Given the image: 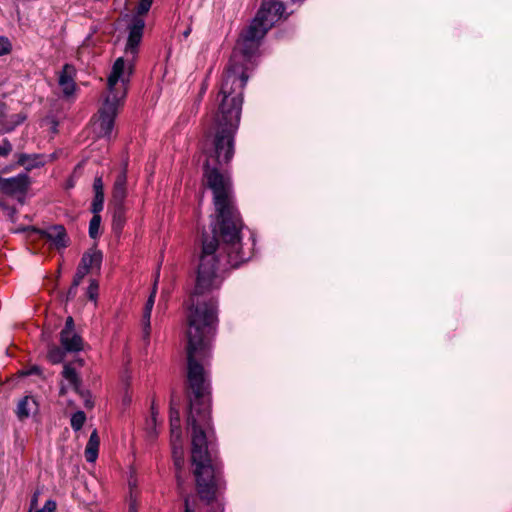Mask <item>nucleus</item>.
Masks as SVG:
<instances>
[{
    "label": "nucleus",
    "instance_id": "nucleus-1",
    "mask_svg": "<svg viewBox=\"0 0 512 512\" xmlns=\"http://www.w3.org/2000/svg\"><path fill=\"white\" fill-rule=\"evenodd\" d=\"M285 15V5L275 0L263 1L250 25L241 33L223 73L217 95L218 109L214 126L206 136L204 178L213 191L217 214H239L234 204L230 178L221 171L234 155V135L238 129L243 104V90L261 40Z\"/></svg>",
    "mask_w": 512,
    "mask_h": 512
},
{
    "label": "nucleus",
    "instance_id": "nucleus-2",
    "mask_svg": "<svg viewBox=\"0 0 512 512\" xmlns=\"http://www.w3.org/2000/svg\"><path fill=\"white\" fill-rule=\"evenodd\" d=\"M132 73L123 57L116 59L108 76V95L99 110V118L94 123L98 137L110 139L114 128V121L119 107L126 97L129 75Z\"/></svg>",
    "mask_w": 512,
    "mask_h": 512
},
{
    "label": "nucleus",
    "instance_id": "nucleus-3",
    "mask_svg": "<svg viewBox=\"0 0 512 512\" xmlns=\"http://www.w3.org/2000/svg\"><path fill=\"white\" fill-rule=\"evenodd\" d=\"M152 2L153 0H140L137 6V15L132 17L128 25V38L123 58L130 70L133 69L134 62L137 58L138 47L142 41L145 28V21L141 16L149 11Z\"/></svg>",
    "mask_w": 512,
    "mask_h": 512
},
{
    "label": "nucleus",
    "instance_id": "nucleus-4",
    "mask_svg": "<svg viewBox=\"0 0 512 512\" xmlns=\"http://www.w3.org/2000/svg\"><path fill=\"white\" fill-rule=\"evenodd\" d=\"M31 184L27 173H20L14 177H0V191L8 196H23Z\"/></svg>",
    "mask_w": 512,
    "mask_h": 512
},
{
    "label": "nucleus",
    "instance_id": "nucleus-5",
    "mask_svg": "<svg viewBox=\"0 0 512 512\" xmlns=\"http://www.w3.org/2000/svg\"><path fill=\"white\" fill-rule=\"evenodd\" d=\"M43 239L50 241L57 249L65 248L68 244V237L62 225H55L48 230L40 231Z\"/></svg>",
    "mask_w": 512,
    "mask_h": 512
},
{
    "label": "nucleus",
    "instance_id": "nucleus-6",
    "mask_svg": "<svg viewBox=\"0 0 512 512\" xmlns=\"http://www.w3.org/2000/svg\"><path fill=\"white\" fill-rule=\"evenodd\" d=\"M74 75L75 69L72 65L69 64H65L59 74L58 83L64 96L66 97L73 95L75 92L76 84L74 81Z\"/></svg>",
    "mask_w": 512,
    "mask_h": 512
},
{
    "label": "nucleus",
    "instance_id": "nucleus-7",
    "mask_svg": "<svg viewBox=\"0 0 512 512\" xmlns=\"http://www.w3.org/2000/svg\"><path fill=\"white\" fill-rule=\"evenodd\" d=\"M16 164L23 167L26 171H31L35 168H40L46 164L45 156L43 154H27L19 153L15 155Z\"/></svg>",
    "mask_w": 512,
    "mask_h": 512
},
{
    "label": "nucleus",
    "instance_id": "nucleus-8",
    "mask_svg": "<svg viewBox=\"0 0 512 512\" xmlns=\"http://www.w3.org/2000/svg\"><path fill=\"white\" fill-rule=\"evenodd\" d=\"M127 172L126 168H124L116 177L114 185H113V203L119 204L124 203L125 198L127 196Z\"/></svg>",
    "mask_w": 512,
    "mask_h": 512
},
{
    "label": "nucleus",
    "instance_id": "nucleus-9",
    "mask_svg": "<svg viewBox=\"0 0 512 512\" xmlns=\"http://www.w3.org/2000/svg\"><path fill=\"white\" fill-rule=\"evenodd\" d=\"M38 411V403L32 396L23 397L17 405L16 415L19 420L27 419Z\"/></svg>",
    "mask_w": 512,
    "mask_h": 512
},
{
    "label": "nucleus",
    "instance_id": "nucleus-10",
    "mask_svg": "<svg viewBox=\"0 0 512 512\" xmlns=\"http://www.w3.org/2000/svg\"><path fill=\"white\" fill-rule=\"evenodd\" d=\"M156 292H157V279L155 280L153 290L146 301L143 316H142L144 338H148L150 335V328H151L150 319H151V312H152V309H153V306L155 303Z\"/></svg>",
    "mask_w": 512,
    "mask_h": 512
},
{
    "label": "nucleus",
    "instance_id": "nucleus-11",
    "mask_svg": "<svg viewBox=\"0 0 512 512\" xmlns=\"http://www.w3.org/2000/svg\"><path fill=\"white\" fill-rule=\"evenodd\" d=\"M94 198L91 204L93 214L100 213L104 206V184L101 176H96L93 182Z\"/></svg>",
    "mask_w": 512,
    "mask_h": 512
},
{
    "label": "nucleus",
    "instance_id": "nucleus-12",
    "mask_svg": "<svg viewBox=\"0 0 512 512\" xmlns=\"http://www.w3.org/2000/svg\"><path fill=\"white\" fill-rule=\"evenodd\" d=\"M103 255L99 250H89L85 252L81 258L79 266L84 267L87 271L91 269H100L102 263Z\"/></svg>",
    "mask_w": 512,
    "mask_h": 512
},
{
    "label": "nucleus",
    "instance_id": "nucleus-13",
    "mask_svg": "<svg viewBox=\"0 0 512 512\" xmlns=\"http://www.w3.org/2000/svg\"><path fill=\"white\" fill-rule=\"evenodd\" d=\"M99 445H100V439L98 436L97 430H94L85 447V458L87 462L93 463L96 461L98 457V451H99Z\"/></svg>",
    "mask_w": 512,
    "mask_h": 512
},
{
    "label": "nucleus",
    "instance_id": "nucleus-14",
    "mask_svg": "<svg viewBox=\"0 0 512 512\" xmlns=\"http://www.w3.org/2000/svg\"><path fill=\"white\" fill-rule=\"evenodd\" d=\"M126 222V208L124 203L114 204L112 215V229L116 233H120Z\"/></svg>",
    "mask_w": 512,
    "mask_h": 512
},
{
    "label": "nucleus",
    "instance_id": "nucleus-15",
    "mask_svg": "<svg viewBox=\"0 0 512 512\" xmlns=\"http://www.w3.org/2000/svg\"><path fill=\"white\" fill-rule=\"evenodd\" d=\"M60 341L65 351L77 352L82 349V339L75 332L66 335V339L63 336H60Z\"/></svg>",
    "mask_w": 512,
    "mask_h": 512
},
{
    "label": "nucleus",
    "instance_id": "nucleus-16",
    "mask_svg": "<svg viewBox=\"0 0 512 512\" xmlns=\"http://www.w3.org/2000/svg\"><path fill=\"white\" fill-rule=\"evenodd\" d=\"M62 376L68 381V383L76 392L79 391L81 379L71 364H65L63 366Z\"/></svg>",
    "mask_w": 512,
    "mask_h": 512
},
{
    "label": "nucleus",
    "instance_id": "nucleus-17",
    "mask_svg": "<svg viewBox=\"0 0 512 512\" xmlns=\"http://www.w3.org/2000/svg\"><path fill=\"white\" fill-rule=\"evenodd\" d=\"M25 119H26L25 115L15 114V115H12L10 117V119L7 120L5 123L2 120V124H1L3 126L2 127V132H4V133L11 132L12 130L15 129V127H17L18 125L23 123Z\"/></svg>",
    "mask_w": 512,
    "mask_h": 512
},
{
    "label": "nucleus",
    "instance_id": "nucleus-18",
    "mask_svg": "<svg viewBox=\"0 0 512 512\" xmlns=\"http://www.w3.org/2000/svg\"><path fill=\"white\" fill-rule=\"evenodd\" d=\"M173 461H174V465H175V468H176V479H177V484L179 487L182 486L183 484V479L180 475V472L184 466V452H183V447L182 446H179V456H176L173 458Z\"/></svg>",
    "mask_w": 512,
    "mask_h": 512
},
{
    "label": "nucleus",
    "instance_id": "nucleus-19",
    "mask_svg": "<svg viewBox=\"0 0 512 512\" xmlns=\"http://www.w3.org/2000/svg\"><path fill=\"white\" fill-rule=\"evenodd\" d=\"M100 225H101V216L99 213L93 214V217L91 218L89 222V236L92 239H96L99 236L100 231Z\"/></svg>",
    "mask_w": 512,
    "mask_h": 512
},
{
    "label": "nucleus",
    "instance_id": "nucleus-20",
    "mask_svg": "<svg viewBox=\"0 0 512 512\" xmlns=\"http://www.w3.org/2000/svg\"><path fill=\"white\" fill-rule=\"evenodd\" d=\"M64 356L65 351L57 346L51 347L47 354V358L52 364L60 363L64 359Z\"/></svg>",
    "mask_w": 512,
    "mask_h": 512
},
{
    "label": "nucleus",
    "instance_id": "nucleus-21",
    "mask_svg": "<svg viewBox=\"0 0 512 512\" xmlns=\"http://www.w3.org/2000/svg\"><path fill=\"white\" fill-rule=\"evenodd\" d=\"M86 421V415L83 411L75 412L71 417V427L75 431H79Z\"/></svg>",
    "mask_w": 512,
    "mask_h": 512
},
{
    "label": "nucleus",
    "instance_id": "nucleus-22",
    "mask_svg": "<svg viewBox=\"0 0 512 512\" xmlns=\"http://www.w3.org/2000/svg\"><path fill=\"white\" fill-rule=\"evenodd\" d=\"M176 405L177 404L175 403L173 396L170 407V427L180 426V412Z\"/></svg>",
    "mask_w": 512,
    "mask_h": 512
},
{
    "label": "nucleus",
    "instance_id": "nucleus-23",
    "mask_svg": "<svg viewBox=\"0 0 512 512\" xmlns=\"http://www.w3.org/2000/svg\"><path fill=\"white\" fill-rule=\"evenodd\" d=\"M12 50V44L7 37H0V56L7 55Z\"/></svg>",
    "mask_w": 512,
    "mask_h": 512
},
{
    "label": "nucleus",
    "instance_id": "nucleus-24",
    "mask_svg": "<svg viewBox=\"0 0 512 512\" xmlns=\"http://www.w3.org/2000/svg\"><path fill=\"white\" fill-rule=\"evenodd\" d=\"M57 503L56 501L49 499L45 502L44 506L40 509L36 508L35 510L29 512H56Z\"/></svg>",
    "mask_w": 512,
    "mask_h": 512
},
{
    "label": "nucleus",
    "instance_id": "nucleus-25",
    "mask_svg": "<svg viewBox=\"0 0 512 512\" xmlns=\"http://www.w3.org/2000/svg\"><path fill=\"white\" fill-rule=\"evenodd\" d=\"M170 430H171V445H173L174 441H175V444H179V446H182V442H181V436H182L181 426L170 427Z\"/></svg>",
    "mask_w": 512,
    "mask_h": 512
},
{
    "label": "nucleus",
    "instance_id": "nucleus-26",
    "mask_svg": "<svg viewBox=\"0 0 512 512\" xmlns=\"http://www.w3.org/2000/svg\"><path fill=\"white\" fill-rule=\"evenodd\" d=\"M89 273V271H87L86 268L84 267H81L78 265L77 267V271L74 275V278H73V283H74V286H79L80 283L82 282L83 278Z\"/></svg>",
    "mask_w": 512,
    "mask_h": 512
},
{
    "label": "nucleus",
    "instance_id": "nucleus-27",
    "mask_svg": "<svg viewBox=\"0 0 512 512\" xmlns=\"http://www.w3.org/2000/svg\"><path fill=\"white\" fill-rule=\"evenodd\" d=\"M69 333H74V321L72 317H68L65 322V326L62 329L60 336H63L66 339V335Z\"/></svg>",
    "mask_w": 512,
    "mask_h": 512
},
{
    "label": "nucleus",
    "instance_id": "nucleus-28",
    "mask_svg": "<svg viewBox=\"0 0 512 512\" xmlns=\"http://www.w3.org/2000/svg\"><path fill=\"white\" fill-rule=\"evenodd\" d=\"M12 152V144L8 139H3L0 143V156L6 157Z\"/></svg>",
    "mask_w": 512,
    "mask_h": 512
},
{
    "label": "nucleus",
    "instance_id": "nucleus-29",
    "mask_svg": "<svg viewBox=\"0 0 512 512\" xmlns=\"http://www.w3.org/2000/svg\"><path fill=\"white\" fill-rule=\"evenodd\" d=\"M77 393L83 398L84 406L86 408H89V409L93 408L94 402L92 401L90 393L88 391L79 389V391H77Z\"/></svg>",
    "mask_w": 512,
    "mask_h": 512
},
{
    "label": "nucleus",
    "instance_id": "nucleus-30",
    "mask_svg": "<svg viewBox=\"0 0 512 512\" xmlns=\"http://www.w3.org/2000/svg\"><path fill=\"white\" fill-rule=\"evenodd\" d=\"M88 297L91 300H95L98 295V284L96 281H91L88 291H87Z\"/></svg>",
    "mask_w": 512,
    "mask_h": 512
},
{
    "label": "nucleus",
    "instance_id": "nucleus-31",
    "mask_svg": "<svg viewBox=\"0 0 512 512\" xmlns=\"http://www.w3.org/2000/svg\"><path fill=\"white\" fill-rule=\"evenodd\" d=\"M40 493L41 492L39 490H36L34 492L33 496L31 497V500H30L29 510L33 511L37 508Z\"/></svg>",
    "mask_w": 512,
    "mask_h": 512
},
{
    "label": "nucleus",
    "instance_id": "nucleus-32",
    "mask_svg": "<svg viewBox=\"0 0 512 512\" xmlns=\"http://www.w3.org/2000/svg\"><path fill=\"white\" fill-rule=\"evenodd\" d=\"M77 288L78 286H74V283L72 282V285L67 292V300L73 299L76 296Z\"/></svg>",
    "mask_w": 512,
    "mask_h": 512
},
{
    "label": "nucleus",
    "instance_id": "nucleus-33",
    "mask_svg": "<svg viewBox=\"0 0 512 512\" xmlns=\"http://www.w3.org/2000/svg\"><path fill=\"white\" fill-rule=\"evenodd\" d=\"M137 512V503L133 494H130V502H129V512Z\"/></svg>",
    "mask_w": 512,
    "mask_h": 512
},
{
    "label": "nucleus",
    "instance_id": "nucleus-34",
    "mask_svg": "<svg viewBox=\"0 0 512 512\" xmlns=\"http://www.w3.org/2000/svg\"><path fill=\"white\" fill-rule=\"evenodd\" d=\"M41 369L38 366H32L29 370L25 372V375H32V374H40Z\"/></svg>",
    "mask_w": 512,
    "mask_h": 512
},
{
    "label": "nucleus",
    "instance_id": "nucleus-35",
    "mask_svg": "<svg viewBox=\"0 0 512 512\" xmlns=\"http://www.w3.org/2000/svg\"><path fill=\"white\" fill-rule=\"evenodd\" d=\"M184 506H185V511L184 512H195V510L192 509L191 506H190V501H189L188 497L185 498Z\"/></svg>",
    "mask_w": 512,
    "mask_h": 512
},
{
    "label": "nucleus",
    "instance_id": "nucleus-36",
    "mask_svg": "<svg viewBox=\"0 0 512 512\" xmlns=\"http://www.w3.org/2000/svg\"><path fill=\"white\" fill-rule=\"evenodd\" d=\"M172 447V456L173 458L176 457V456H179V444H173L171 445Z\"/></svg>",
    "mask_w": 512,
    "mask_h": 512
},
{
    "label": "nucleus",
    "instance_id": "nucleus-37",
    "mask_svg": "<svg viewBox=\"0 0 512 512\" xmlns=\"http://www.w3.org/2000/svg\"><path fill=\"white\" fill-rule=\"evenodd\" d=\"M4 104H0V124H2V119L6 117V114L4 112Z\"/></svg>",
    "mask_w": 512,
    "mask_h": 512
},
{
    "label": "nucleus",
    "instance_id": "nucleus-38",
    "mask_svg": "<svg viewBox=\"0 0 512 512\" xmlns=\"http://www.w3.org/2000/svg\"><path fill=\"white\" fill-rule=\"evenodd\" d=\"M208 512H223V509L218 505L217 508L211 507Z\"/></svg>",
    "mask_w": 512,
    "mask_h": 512
},
{
    "label": "nucleus",
    "instance_id": "nucleus-39",
    "mask_svg": "<svg viewBox=\"0 0 512 512\" xmlns=\"http://www.w3.org/2000/svg\"><path fill=\"white\" fill-rule=\"evenodd\" d=\"M304 0H289V3L290 4H300L302 3Z\"/></svg>",
    "mask_w": 512,
    "mask_h": 512
},
{
    "label": "nucleus",
    "instance_id": "nucleus-40",
    "mask_svg": "<svg viewBox=\"0 0 512 512\" xmlns=\"http://www.w3.org/2000/svg\"><path fill=\"white\" fill-rule=\"evenodd\" d=\"M65 393H66V388H65V386L62 385L60 388V394L64 395Z\"/></svg>",
    "mask_w": 512,
    "mask_h": 512
},
{
    "label": "nucleus",
    "instance_id": "nucleus-41",
    "mask_svg": "<svg viewBox=\"0 0 512 512\" xmlns=\"http://www.w3.org/2000/svg\"><path fill=\"white\" fill-rule=\"evenodd\" d=\"M205 90H206V88H205V87L201 88V93H200V97H199V102L201 101V97H202V95L205 93Z\"/></svg>",
    "mask_w": 512,
    "mask_h": 512
},
{
    "label": "nucleus",
    "instance_id": "nucleus-42",
    "mask_svg": "<svg viewBox=\"0 0 512 512\" xmlns=\"http://www.w3.org/2000/svg\"><path fill=\"white\" fill-rule=\"evenodd\" d=\"M49 157H50V160H54L56 158L55 154H51Z\"/></svg>",
    "mask_w": 512,
    "mask_h": 512
},
{
    "label": "nucleus",
    "instance_id": "nucleus-43",
    "mask_svg": "<svg viewBox=\"0 0 512 512\" xmlns=\"http://www.w3.org/2000/svg\"><path fill=\"white\" fill-rule=\"evenodd\" d=\"M188 34H189V30H187V31H185V32H184V35H185V36H188Z\"/></svg>",
    "mask_w": 512,
    "mask_h": 512
},
{
    "label": "nucleus",
    "instance_id": "nucleus-44",
    "mask_svg": "<svg viewBox=\"0 0 512 512\" xmlns=\"http://www.w3.org/2000/svg\"><path fill=\"white\" fill-rule=\"evenodd\" d=\"M133 512V511H132Z\"/></svg>",
    "mask_w": 512,
    "mask_h": 512
}]
</instances>
